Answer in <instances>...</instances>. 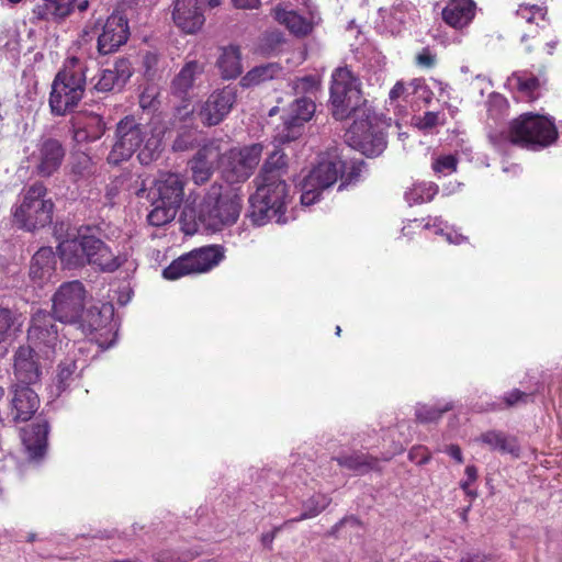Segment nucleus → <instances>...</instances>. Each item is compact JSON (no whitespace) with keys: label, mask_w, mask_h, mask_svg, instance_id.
Here are the masks:
<instances>
[{"label":"nucleus","mask_w":562,"mask_h":562,"mask_svg":"<svg viewBox=\"0 0 562 562\" xmlns=\"http://www.w3.org/2000/svg\"><path fill=\"white\" fill-rule=\"evenodd\" d=\"M99 226H80L74 238L59 243L57 249L61 261L69 267L91 266L101 272H114L125 259L115 255L102 239Z\"/></svg>","instance_id":"nucleus-1"},{"label":"nucleus","mask_w":562,"mask_h":562,"mask_svg":"<svg viewBox=\"0 0 562 562\" xmlns=\"http://www.w3.org/2000/svg\"><path fill=\"white\" fill-rule=\"evenodd\" d=\"M162 149V137L134 115L121 119L115 128V143L108 155V162L120 165L128 160L137 150L142 165L156 160Z\"/></svg>","instance_id":"nucleus-2"},{"label":"nucleus","mask_w":562,"mask_h":562,"mask_svg":"<svg viewBox=\"0 0 562 562\" xmlns=\"http://www.w3.org/2000/svg\"><path fill=\"white\" fill-rule=\"evenodd\" d=\"M87 66L78 57L65 59L50 85L48 106L55 116L72 113L85 97Z\"/></svg>","instance_id":"nucleus-3"},{"label":"nucleus","mask_w":562,"mask_h":562,"mask_svg":"<svg viewBox=\"0 0 562 562\" xmlns=\"http://www.w3.org/2000/svg\"><path fill=\"white\" fill-rule=\"evenodd\" d=\"M256 192L249 198L248 216L255 225H263L274 220L279 224L288 222L286 206L291 201L290 186L284 179L255 178Z\"/></svg>","instance_id":"nucleus-4"},{"label":"nucleus","mask_w":562,"mask_h":562,"mask_svg":"<svg viewBox=\"0 0 562 562\" xmlns=\"http://www.w3.org/2000/svg\"><path fill=\"white\" fill-rule=\"evenodd\" d=\"M363 166V160L348 162L338 146H329L318 154L307 176V186L328 189L340 180L338 190L341 191L360 180Z\"/></svg>","instance_id":"nucleus-5"},{"label":"nucleus","mask_w":562,"mask_h":562,"mask_svg":"<svg viewBox=\"0 0 562 562\" xmlns=\"http://www.w3.org/2000/svg\"><path fill=\"white\" fill-rule=\"evenodd\" d=\"M54 207L47 187L35 181L23 190L20 203L12 207V221L19 228L34 232L53 222Z\"/></svg>","instance_id":"nucleus-6"},{"label":"nucleus","mask_w":562,"mask_h":562,"mask_svg":"<svg viewBox=\"0 0 562 562\" xmlns=\"http://www.w3.org/2000/svg\"><path fill=\"white\" fill-rule=\"evenodd\" d=\"M329 101L331 114L338 121L359 117L360 113L366 115L367 111L361 109L366 100L362 97L360 79L348 66L338 67L333 71Z\"/></svg>","instance_id":"nucleus-7"},{"label":"nucleus","mask_w":562,"mask_h":562,"mask_svg":"<svg viewBox=\"0 0 562 562\" xmlns=\"http://www.w3.org/2000/svg\"><path fill=\"white\" fill-rule=\"evenodd\" d=\"M558 136V128L550 119L533 113H524L514 119L507 132L513 145L527 149L546 148L555 143Z\"/></svg>","instance_id":"nucleus-8"},{"label":"nucleus","mask_w":562,"mask_h":562,"mask_svg":"<svg viewBox=\"0 0 562 562\" xmlns=\"http://www.w3.org/2000/svg\"><path fill=\"white\" fill-rule=\"evenodd\" d=\"M241 200L237 194H223V186L213 183L196 211L198 220L207 228L220 231L237 222Z\"/></svg>","instance_id":"nucleus-9"},{"label":"nucleus","mask_w":562,"mask_h":562,"mask_svg":"<svg viewBox=\"0 0 562 562\" xmlns=\"http://www.w3.org/2000/svg\"><path fill=\"white\" fill-rule=\"evenodd\" d=\"M225 258L222 245H207L194 248L175 259L162 270L167 280H178L189 274L205 273L215 268Z\"/></svg>","instance_id":"nucleus-10"},{"label":"nucleus","mask_w":562,"mask_h":562,"mask_svg":"<svg viewBox=\"0 0 562 562\" xmlns=\"http://www.w3.org/2000/svg\"><path fill=\"white\" fill-rule=\"evenodd\" d=\"M316 112L315 100L311 97H297L288 108L281 124L274 130L273 139L278 145H286L297 140L305 132V125Z\"/></svg>","instance_id":"nucleus-11"},{"label":"nucleus","mask_w":562,"mask_h":562,"mask_svg":"<svg viewBox=\"0 0 562 562\" xmlns=\"http://www.w3.org/2000/svg\"><path fill=\"white\" fill-rule=\"evenodd\" d=\"M87 294L79 280L61 283L52 297V313L60 323H78L83 315Z\"/></svg>","instance_id":"nucleus-12"},{"label":"nucleus","mask_w":562,"mask_h":562,"mask_svg":"<svg viewBox=\"0 0 562 562\" xmlns=\"http://www.w3.org/2000/svg\"><path fill=\"white\" fill-rule=\"evenodd\" d=\"M203 72V63L188 60L171 80L170 93L180 101V104L175 108V115L181 121L187 120L194 113V106L192 105L193 90Z\"/></svg>","instance_id":"nucleus-13"},{"label":"nucleus","mask_w":562,"mask_h":562,"mask_svg":"<svg viewBox=\"0 0 562 562\" xmlns=\"http://www.w3.org/2000/svg\"><path fill=\"white\" fill-rule=\"evenodd\" d=\"M263 146L259 143L231 148L227 154V164L224 168V176L228 182H244L255 171L260 162Z\"/></svg>","instance_id":"nucleus-14"},{"label":"nucleus","mask_w":562,"mask_h":562,"mask_svg":"<svg viewBox=\"0 0 562 562\" xmlns=\"http://www.w3.org/2000/svg\"><path fill=\"white\" fill-rule=\"evenodd\" d=\"M350 145L368 157H375L386 148L385 135L372 127L369 115L360 114L347 131Z\"/></svg>","instance_id":"nucleus-15"},{"label":"nucleus","mask_w":562,"mask_h":562,"mask_svg":"<svg viewBox=\"0 0 562 562\" xmlns=\"http://www.w3.org/2000/svg\"><path fill=\"white\" fill-rule=\"evenodd\" d=\"M237 101V88L226 86L214 90L200 105L196 115L204 126L211 127L222 123Z\"/></svg>","instance_id":"nucleus-16"},{"label":"nucleus","mask_w":562,"mask_h":562,"mask_svg":"<svg viewBox=\"0 0 562 562\" xmlns=\"http://www.w3.org/2000/svg\"><path fill=\"white\" fill-rule=\"evenodd\" d=\"M66 149L60 140L47 137L42 139L33 153L34 168L40 177L48 178L61 167Z\"/></svg>","instance_id":"nucleus-17"},{"label":"nucleus","mask_w":562,"mask_h":562,"mask_svg":"<svg viewBox=\"0 0 562 562\" xmlns=\"http://www.w3.org/2000/svg\"><path fill=\"white\" fill-rule=\"evenodd\" d=\"M204 0H173L172 21L183 33L194 34L205 22Z\"/></svg>","instance_id":"nucleus-18"},{"label":"nucleus","mask_w":562,"mask_h":562,"mask_svg":"<svg viewBox=\"0 0 562 562\" xmlns=\"http://www.w3.org/2000/svg\"><path fill=\"white\" fill-rule=\"evenodd\" d=\"M57 318L53 313L37 311L31 319L27 339L38 349H54L58 341Z\"/></svg>","instance_id":"nucleus-19"},{"label":"nucleus","mask_w":562,"mask_h":562,"mask_svg":"<svg viewBox=\"0 0 562 562\" xmlns=\"http://www.w3.org/2000/svg\"><path fill=\"white\" fill-rule=\"evenodd\" d=\"M186 181L179 173L167 172L160 175L149 191L153 201L160 205L180 209L184 198Z\"/></svg>","instance_id":"nucleus-20"},{"label":"nucleus","mask_w":562,"mask_h":562,"mask_svg":"<svg viewBox=\"0 0 562 562\" xmlns=\"http://www.w3.org/2000/svg\"><path fill=\"white\" fill-rule=\"evenodd\" d=\"M130 37L128 21L122 14H111L98 37V52L108 55L116 52Z\"/></svg>","instance_id":"nucleus-21"},{"label":"nucleus","mask_w":562,"mask_h":562,"mask_svg":"<svg viewBox=\"0 0 562 562\" xmlns=\"http://www.w3.org/2000/svg\"><path fill=\"white\" fill-rule=\"evenodd\" d=\"M70 123L72 126V137L79 144L95 142L106 131V123L103 116L90 111L77 113L71 117Z\"/></svg>","instance_id":"nucleus-22"},{"label":"nucleus","mask_w":562,"mask_h":562,"mask_svg":"<svg viewBox=\"0 0 562 562\" xmlns=\"http://www.w3.org/2000/svg\"><path fill=\"white\" fill-rule=\"evenodd\" d=\"M132 75L133 68L130 59L125 57L117 58L112 69H103L93 77V90L106 93L115 90L116 88L121 89L128 81Z\"/></svg>","instance_id":"nucleus-23"},{"label":"nucleus","mask_w":562,"mask_h":562,"mask_svg":"<svg viewBox=\"0 0 562 562\" xmlns=\"http://www.w3.org/2000/svg\"><path fill=\"white\" fill-rule=\"evenodd\" d=\"M14 375L19 384H35L40 381L42 370L38 356L31 346H20L14 352Z\"/></svg>","instance_id":"nucleus-24"},{"label":"nucleus","mask_w":562,"mask_h":562,"mask_svg":"<svg viewBox=\"0 0 562 562\" xmlns=\"http://www.w3.org/2000/svg\"><path fill=\"white\" fill-rule=\"evenodd\" d=\"M11 400V416L14 422H27L40 406L37 394L26 384L16 383L13 386Z\"/></svg>","instance_id":"nucleus-25"},{"label":"nucleus","mask_w":562,"mask_h":562,"mask_svg":"<svg viewBox=\"0 0 562 562\" xmlns=\"http://www.w3.org/2000/svg\"><path fill=\"white\" fill-rule=\"evenodd\" d=\"M521 43L524 45L525 53L530 56V66L537 69L539 74L544 72L549 63V57L554 54L558 41L551 40L542 45V40L537 38L536 35L524 34Z\"/></svg>","instance_id":"nucleus-26"},{"label":"nucleus","mask_w":562,"mask_h":562,"mask_svg":"<svg viewBox=\"0 0 562 562\" xmlns=\"http://www.w3.org/2000/svg\"><path fill=\"white\" fill-rule=\"evenodd\" d=\"M74 12L71 0H40L32 9L31 22H60Z\"/></svg>","instance_id":"nucleus-27"},{"label":"nucleus","mask_w":562,"mask_h":562,"mask_svg":"<svg viewBox=\"0 0 562 562\" xmlns=\"http://www.w3.org/2000/svg\"><path fill=\"white\" fill-rule=\"evenodd\" d=\"M475 10L473 0H450L442 9L441 16L449 26L462 30L474 19Z\"/></svg>","instance_id":"nucleus-28"},{"label":"nucleus","mask_w":562,"mask_h":562,"mask_svg":"<svg viewBox=\"0 0 562 562\" xmlns=\"http://www.w3.org/2000/svg\"><path fill=\"white\" fill-rule=\"evenodd\" d=\"M48 432L49 425L44 418H38L36 423L23 429V445L32 459H38L45 454Z\"/></svg>","instance_id":"nucleus-29"},{"label":"nucleus","mask_w":562,"mask_h":562,"mask_svg":"<svg viewBox=\"0 0 562 562\" xmlns=\"http://www.w3.org/2000/svg\"><path fill=\"white\" fill-rule=\"evenodd\" d=\"M56 270V256L50 247L40 248L31 260L30 277L34 283L42 286L48 282Z\"/></svg>","instance_id":"nucleus-30"},{"label":"nucleus","mask_w":562,"mask_h":562,"mask_svg":"<svg viewBox=\"0 0 562 562\" xmlns=\"http://www.w3.org/2000/svg\"><path fill=\"white\" fill-rule=\"evenodd\" d=\"M273 19L296 37H305L313 31V24L306 18L293 10H286L277 5L272 10Z\"/></svg>","instance_id":"nucleus-31"},{"label":"nucleus","mask_w":562,"mask_h":562,"mask_svg":"<svg viewBox=\"0 0 562 562\" xmlns=\"http://www.w3.org/2000/svg\"><path fill=\"white\" fill-rule=\"evenodd\" d=\"M216 155L212 148H200L189 161L192 180L195 184L206 183L214 172V159Z\"/></svg>","instance_id":"nucleus-32"},{"label":"nucleus","mask_w":562,"mask_h":562,"mask_svg":"<svg viewBox=\"0 0 562 562\" xmlns=\"http://www.w3.org/2000/svg\"><path fill=\"white\" fill-rule=\"evenodd\" d=\"M516 15L526 23L536 24L540 29H546L549 25L546 0H521Z\"/></svg>","instance_id":"nucleus-33"},{"label":"nucleus","mask_w":562,"mask_h":562,"mask_svg":"<svg viewBox=\"0 0 562 562\" xmlns=\"http://www.w3.org/2000/svg\"><path fill=\"white\" fill-rule=\"evenodd\" d=\"M337 463L357 474H366L370 471L379 470V459L368 453L353 452L348 456L335 458Z\"/></svg>","instance_id":"nucleus-34"},{"label":"nucleus","mask_w":562,"mask_h":562,"mask_svg":"<svg viewBox=\"0 0 562 562\" xmlns=\"http://www.w3.org/2000/svg\"><path fill=\"white\" fill-rule=\"evenodd\" d=\"M273 143L276 149L268 156L256 178L283 179V176L286 173L288 157L283 150L279 148L281 145H278L274 140Z\"/></svg>","instance_id":"nucleus-35"},{"label":"nucleus","mask_w":562,"mask_h":562,"mask_svg":"<svg viewBox=\"0 0 562 562\" xmlns=\"http://www.w3.org/2000/svg\"><path fill=\"white\" fill-rule=\"evenodd\" d=\"M95 172V165L92 158L83 151H77L71 155L69 162V177L77 183L90 179Z\"/></svg>","instance_id":"nucleus-36"},{"label":"nucleus","mask_w":562,"mask_h":562,"mask_svg":"<svg viewBox=\"0 0 562 562\" xmlns=\"http://www.w3.org/2000/svg\"><path fill=\"white\" fill-rule=\"evenodd\" d=\"M217 67L223 78H237L243 71L239 48L233 45L224 48L217 60Z\"/></svg>","instance_id":"nucleus-37"},{"label":"nucleus","mask_w":562,"mask_h":562,"mask_svg":"<svg viewBox=\"0 0 562 562\" xmlns=\"http://www.w3.org/2000/svg\"><path fill=\"white\" fill-rule=\"evenodd\" d=\"M481 441L487 445L492 450H497L502 453H510L518 457L519 446L516 438L509 437L502 431H486L481 435Z\"/></svg>","instance_id":"nucleus-38"},{"label":"nucleus","mask_w":562,"mask_h":562,"mask_svg":"<svg viewBox=\"0 0 562 562\" xmlns=\"http://www.w3.org/2000/svg\"><path fill=\"white\" fill-rule=\"evenodd\" d=\"M280 72L281 67L276 63L256 66L240 79V85L245 88L259 86L274 79Z\"/></svg>","instance_id":"nucleus-39"},{"label":"nucleus","mask_w":562,"mask_h":562,"mask_svg":"<svg viewBox=\"0 0 562 562\" xmlns=\"http://www.w3.org/2000/svg\"><path fill=\"white\" fill-rule=\"evenodd\" d=\"M439 192V187L432 181L417 182L405 192V200L409 205L431 202Z\"/></svg>","instance_id":"nucleus-40"},{"label":"nucleus","mask_w":562,"mask_h":562,"mask_svg":"<svg viewBox=\"0 0 562 562\" xmlns=\"http://www.w3.org/2000/svg\"><path fill=\"white\" fill-rule=\"evenodd\" d=\"M331 502V498L324 494H318L310 497L303 505V513L295 518L288 519L283 526H289L293 522H299L308 518L316 517L323 510H325Z\"/></svg>","instance_id":"nucleus-41"},{"label":"nucleus","mask_w":562,"mask_h":562,"mask_svg":"<svg viewBox=\"0 0 562 562\" xmlns=\"http://www.w3.org/2000/svg\"><path fill=\"white\" fill-rule=\"evenodd\" d=\"M321 78L317 75H305L302 77H295L290 82L292 92L296 97H311L315 100L317 92L321 90Z\"/></svg>","instance_id":"nucleus-42"},{"label":"nucleus","mask_w":562,"mask_h":562,"mask_svg":"<svg viewBox=\"0 0 562 562\" xmlns=\"http://www.w3.org/2000/svg\"><path fill=\"white\" fill-rule=\"evenodd\" d=\"M77 374V362L75 359H65L60 361L56 369L54 382L58 394L67 390L74 382Z\"/></svg>","instance_id":"nucleus-43"},{"label":"nucleus","mask_w":562,"mask_h":562,"mask_svg":"<svg viewBox=\"0 0 562 562\" xmlns=\"http://www.w3.org/2000/svg\"><path fill=\"white\" fill-rule=\"evenodd\" d=\"M153 210L147 215V222L151 226L160 227L170 223L177 215L179 209L160 205L159 202L151 200Z\"/></svg>","instance_id":"nucleus-44"},{"label":"nucleus","mask_w":562,"mask_h":562,"mask_svg":"<svg viewBox=\"0 0 562 562\" xmlns=\"http://www.w3.org/2000/svg\"><path fill=\"white\" fill-rule=\"evenodd\" d=\"M108 317L98 307L85 308L83 315L77 323L85 331H94L105 326Z\"/></svg>","instance_id":"nucleus-45"},{"label":"nucleus","mask_w":562,"mask_h":562,"mask_svg":"<svg viewBox=\"0 0 562 562\" xmlns=\"http://www.w3.org/2000/svg\"><path fill=\"white\" fill-rule=\"evenodd\" d=\"M510 81L515 83L516 89L521 92L528 100L536 99V91L540 87L539 79L536 76H526L522 72L513 74Z\"/></svg>","instance_id":"nucleus-46"},{"label":"nucleus","mask_w":562,"mask_h":562,"mask_svg":"<svg viewBox=\"0 0 562 562\" xmlns=\"http://www.w3.org/2000/svg\"><path fill=\"white\" fill-rule=\"evenodd\" d=\"M451 408H452V406L449 404H447L442 407H439L436 405H434V406L424 405L416 411V419L423 424L436 423L442 417V415L446 412L450 411Z\"/></svg>","instance_id":"nucleus-47"},{"label":"nucleus","mask_w":562,"mask_h":562,"mask_svg":"<svg viewBox=\"0 0 562 562\" xmlns=\"http://www.w3.org/2000/svg\"><path fill=\"white\" fill-rule=\"evenodd\" d=\"M459 159L456 155H442L434 159L431 168L435 173L450 175L457 171Z\"/></svg>","instance_id":"nucleus-48"},{"label":"nucleus","mask_w":562,"mask_h":562,"mask_svg":"<svg viewBox=\"0 0 562 562\" xmlns=\"http://www.w3.org/2000/svg\"><path fill=\"white\" fill-rule=\"evenodd\" d=\"M15 313L0 305V345L7 340L15 323Z\"/></svg>","instance_id":"nucleus-49"},{"label":"nucleus","mask_w":562,"mask_h":562,"mask_svg":"<svg viewBox=\"0 0 562 562\" xmlns=\"http://www.w3.org/2000/svg\"><path fill=\"white\" fill-rule=\"evenodd\" d=\"M440 112L427 111L422 116L417 117L416 126L422 131L431 130L439 124H443V121H440Z\"/></svg>","instance_id":"nucleus-50"},{"label":"nucleus","mask_w":562,"mask_h":562,"mask_svg":"<svg viewBox=\"0 0 562 562\" xmlns=\"http://www.w3.org/2000/svg\"><path fill=\"white\" fill-rule=\"evenodd\" d=\"M532 396H533V394H531V393H526L518 389H515V390L510 391L509 393L505 394L503 400H504L505 406L507 408H509L517 404H520V403L526 404L529 401H532Z\"/></svg>","instance_id":"nucleus-51"},{"label":"nucleus","mask_w":562,"mask_h":562,"mask_svg":"<svg viewBox=\"0 0 562 562\" xmlns=\"http://www.w3.org/2000/svg\"><path fill=\"white\" fill-rule=\"evenodd\" d=\"M467 480L460 482V487L463 492L470 496L471 498H475L477 496L476 491L471 488V484L477 480V469L475 465H468L465 468Z\"/></svg>","instance_id":"nucleus-52"},{"label":"nucleus","mask_w":562,"mask_h":562,"mask_svg":"<svg viewBox=\"0 0 562 562\" xmlns=\"http://www.w3.org/2000/svg\"><path fill=\"white\" fill-rule=\"evenodd\" d=\"M325 189H321L318 187H310L307 186V177L304 179L303 182V192L301 194V203L303 205H312L316 201H318L321 193Z\"/></svg>","instance_id":"nucleus-53"},{"label":"nucleus","mask_w":562,"mask_h":562,"mask_svg":"<svg viewBox=\"0 0 562 562\" xmlns=\"http://www.w3.org/2000/svg\"><path fill=\"white\" fill-rule=\"evenodd\" d=\"M159 55L155 52H146L143 56V67L145 76L148 78L155 77L159 66Z\"/></svg>","instance_id":"nucleus-54"},{"label":"nucleus","mask_w":562,"mask_h":562,"mask_svg":"<svg viewBox=\"0 0 562 562\" xmlns=\"http://www.w3.org/2000/svg\"><path fill=\"white\" fill-rule=\"evenodd\" d=\"M415 61L419 67L430 69L437 64V56L429 47H424L415 57Z\"/></svg>","instance_id":"nucleus-55"},{"label":"nucleus","mask_w":562,"mask_h":562,"mask_svg":"<svg viewBox=\"0 0 562 562\" xmlns=\"http://www.w3.org/2000/svg\"><path fill=\"white\" fill-rule=\"evenodd\" d=\"M430 458L431 454L425 446H415L408 452V459L418 465L428 463Z\"/></svg>","instance_id":"nucleus-56"},{"label":"nucleus","mask_w":562,"mask_h":562,"mask_svg":"<svg viewBox=\"0 0 562 562\" xmlns=\"http://www.w3.org/2000/svg\"><path fill=\"white\" fill-rule=\"evenodd\" d=\"M282 526L274 527L273 530L269 532H265L260 537L261 544L268 550H272L273 541L277 537V533L281 530Z\"/></svg>","instance_id":"nucleus-57"},{"label":"nucleus","mask_w":562,"mask_h":562,"mask_svg":"<svg viewBox=\"0 0 562 562\" xmlns=\"http://www.w3.org/2000/svg\"><path fill=\"white\" fill-rule=\"evenodd\" d=\"M406 92V87L403 81H397L390 90L389 98L391 101H396L402 98Z\"/></svg>","instance_id":"nucleus-58"},{"label":"nucleus","mask_w":562,"mask_h":562,"mask_svg":"<svg viewBox=\"0 0 562 562\" xmlns=\"http://www.w3.org/2000/svg\"><path fill=\"white\" fill-rule=\"evenodd\" d=\"M233 4L237 9H257L259 8L261 1L260 0H232Z\"/></svg>","instance_id":"nucleus-59"},{"label":"nucleus","mask_w":562,"mask_h":562,"mask_svg":"<svg viewBox=\"0 0 562 562\" xmlns=\"http://www.w3.org/2000/svg\"><path fill=\"white\" fill-rule=\"evenodd\" d=\"M447 453L454 459L458 463H463V456L461 448L458 445H450L447 448Z\"/></svg>","instance_id":"nucleus-60"},{"label":"nucleus","mask_w":562,"mask_h":562,"mask_svg":"<svg viewBox=\"0 0 562 562\" xmlns=\"http://www.w3.org/2000/svg\"><path fill=\"white\" fill-rule=\"evenodd\" d=\"M461 562H493L490 558L481 554L468 555Z\"/></svg>","instance_id":"nucleus-61"},{"label":"nucleus","mask_w":562,"mask_h":562,"mask_svg":"<svg viewBox=\"0 0 562 562\" xmlns=\"http://www.w3.org/2000/svg\"><path fill=\"white\" fill-rule=\"evenodd\" d=\"M74 3V9L77 8L80 12H83L89 7L88 0H71Z\"/></svg>","instance_id":"nucleus-62"},{"label":"nucleus","mask_w":562,"mask_h":562,"mask_svg":"<svg viewBox=\"0 0 562 562\" xmlns=\"http://www.w3.org/2000/svg\"><path fill=\"white\" fill-rule=\"evenodd\" d=\"M404 451V448L401 446L398 447L393 453L384 456L382 459L384 461H389L393 458L394 454L402 453Z\"/></svg>","instance_id":"nucleus-63"},{"label":"nucleus","mask_w":562,"mask_h":562,"mask_svg":"<svg viewBox=\"0 0 562 562\" xmlns=\"http://www.w3.org/2000/svg\"><path fill=\"white\" fill-rule=\"evenodd\" d=\"M207 1V5L210 8H215V7H218L222 2V0H206Z\"/></svg>","instance_id":"nucleus-64"}]
</instances>
